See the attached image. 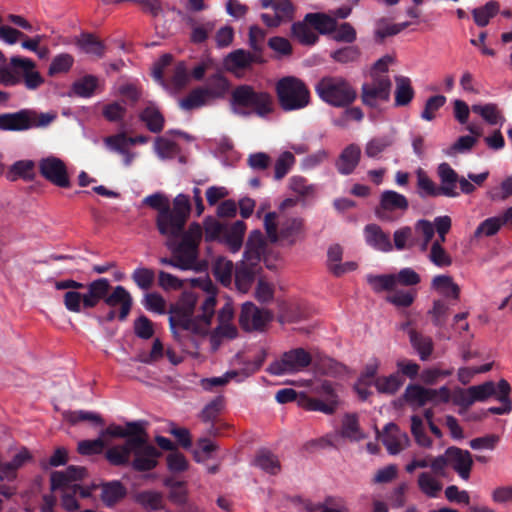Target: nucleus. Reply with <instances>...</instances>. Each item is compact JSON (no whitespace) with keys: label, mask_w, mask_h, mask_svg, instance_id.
Instances as JSON below:
<instances>
[{"label":"nucleus","mask_w":512,"mask_h":512,"mask_svg":"<svg viewBox=\"0 0 512 512\" xmlns=\"http://www.w3.org/2000/svg\"><path fill=\"white\" fill-rule=\"evenodd\" d=\"M192 285L206 292L205 296L195 292H184L179 301L171 308L169 323L176 337H184L185 332L192 337L195 347L204 339L211 327L216 306V290L208 277L192 279Z\"/></svg>","instance_id":"nucleus-1"},{"label":"nucleus","mask_w":512,"mask_h":512,"mask_svg":"<svg viewBox=\"0 0 512 512\" xmlns=\"http://www.w3.org/2000/svg\"><path fill=\"white\" fill-rule=\"evenodd\" d=\"M410 342L414 349L418 352L422 360H427L433 351V342L431 338L424 337L415 331H410Z\"/></svg>","instance_id":"nucleus-56"},{"label":"nucleus","mask_w":512,"mask_h":512,"mask_svg":"<svg viewBox=\"0 0 512 512\" xmlns=\"http://www.w3.org/2000/svg\"><path fill=\"white\" fill-rule=\"evenodd\" d=\"M471 110L482 117V119L490 125L502 126L505 122V118L496 104H474L472 105Z\"/></svg>","instance_id":"nucleus-36"},{"label":"nucleus","mask_w":512,"mask_h":512,"mask_svg":"<svg viewBox=\"0 0 512 512\" xmlns=\"http://www.w3.org/2000/svg\"><path fill=\"white\" fill-rule=\"evenodd\" d=\"M449 465L458 473V475L467 480L473 465L472 456L469 451L457 447L447 449Z\"/></svg>","instance_id":"nucleus-22"},{"label":"nucleus","mask_w":512,"mask_h":512,"mask_svg":"<svg viewBox=\"0 0 512 512\" xmlns=\"http://www.w3.org/2000/svg\"><path fill=\"white\" fill-rule=\"evenodd\" d=\"M76 45L83 53L89 55L101 57L104 53V47L102 43L90 34L81 35L77 39Z\"/></svg>","instance_id":"nucleus-54"},{"label":"nucleus","mask_w":512,"mask_h":512,"mask_svg":"<svg viewBox=\"0 0 512 512\" xmlns=\"http://www.w3.org/2000/svg\"><path fill=\"white\" fill-rule=\"evenodd\" d=\"M502 226L504 223L500 216L489 217L477 226L474 236L476 238L491 237L497 234Z\"/></svg>","instance_id":"nucleus-52"},{"label":"nucleus","mask_w":512,"mask_h":512,"mask_svg":"<svg viewBox=\"0 0 512 512\" xmlns=\"http://www.w3.org/2000/svg\"><path fill=\"white\" fill-rule=\"evenodd\" d=\"M35 162L32 160H19L16 161L7 172V179L15 181L18 178L32 179L34 176Z\"/></svg>","instance_id":"nucleus-43"},{"label":"nucleus","mask_w":512,"mask_h":512,"mask_svg":"<svg viewBox=\"0 0 512 512\" xmlns=\"http://www.w3.org/2000/svg\"><path fill=\"white\" fill-rule=\"evenodd\" d=\"M317 397H305L302 405L306 410L321 412L326 415L333 414L340 403L338 393L334 385L324 381L313 388Z\"/></svg>","instance_id":"nucleus-10"},{"label":"nucleus","mask_w":512,"mask_h":512,"mask_svg":"<svg viewBox=\"0 0 512 512\" xmlns=\"http://www.w3.org/2000/svg\"><path fill=\"white\" fill-rule=\"evenodd\" d=\"M360 49L357 46H346L341 49L332 51L330 57L341 64H349L356 62L360 57Z\"/></svg>","instance_id":"nucleus-59"},{"label":"nucleus","mask_w":512,"mask_h":512,"mask_svg":"<svg viewBox=\"0 0 512 512\" xmlns=\"http://www.w3.org/2000/svg\"><path fill=\"white\" fill-rule=\"evenodd\" d=\"M267 250L268 244L263 233L260 230H253L248 236L242 260L245 263L259 265Z\"/></svg>","instance_id":"nucleus-20"},{"label":"nucleus","mask_w":512,"mask_h":512,"mask_svg":"<svg viewBox=\"0 0 512 512\" xmlns=\"http://www.w3.org/2000/svg\"><path fill=\"white\" fill-rule=\"evenodd\" d=\"M411 432L417 444L421 447L429 448L432 440L424 432V422L419 416L411 417Z\"/></svg>","instance_id":"nucleus-61"},{"label":"nucleus","mask_w":512,"mask_h":512,"mask_svg":"<svg viewBox=\"0 0 512 512\" xmlns=\"http://www.w3.org/2000/svg\"><path fill=\"white\" fill-rule=\"evenodd\" d=\"M41 175L51 183L59 187H68L70 184L65 163L60 158L50 155L39 161Z\"/></svg>","instance_id":"nucleus-16"},{"label":"nucleus","mask_w":512,"mask_h":512,"mask_svg":"<svg viewBox=\"0 0 512 512\" xmlns=\"http://www.w3.org/2000/svg\"><path fill=\"white\" fill-rule=\"evenodd\" d=\"M245 231L246 224L241 220L235 221L226 226L220 242L225 244L231 252L236 253L243 245Z\"/></svg>","instance_id":"nucleus-28"},{"label":"nucleus","mask_w":512,"mask_h":512,"mask_svg":"<svg viewBox=\"0 0 512 512\" xmlns=\"http://www.w3.org/2000/svg\"><path fill=\"white\" fill-rule=\"evenodd\" d=\"M30 109H23L15 113L0 115V130L4 131H25L29 130L31 120Z\"/></svg>","instance_id":"nucleus-27"},{"label":"nucleus","mask_w":512,"mask_h":512,"mask_svg":"<svg viewBox=\"0 0 512 512\" xmlns=\"http://www.w3.org/2000/svg\"><path fill=\"white\" fill-rule=\"evenodd\" d=\"M269 240L292 246L302 238L303 221L300 218H287L276 212H269L263 218Z\"/></svg>","instance_id":"nucleus-3"},{"label":"nucleus","mask_w":512,"mask_h":512,"mask_svg":"<svg viewBox=\"0 0 512 512\" xmlns=\"http://www.w3.org/2000/svg\"><path fill=\"white\" fill-rule=\"evenodd\" d=\"M311 362V357L304 349L298 348L288 351L269 366V372L273 375H285L299 372Z\"/></svg>","instance_id":"nucleus-11"},{"label":"nucleus","mask_w":512,"mask_h":512,"mask_svg":"<svg viewBox=\"0 0 512 512\" xmlns=\"http://www.w3.org/2000/svg\"><path fill=\"white\" fill-rule=\"evenodd\" d=\"M273 109V100L270 94L255 91L248 85L236 88L232 95V110L238 115H250L255 112L264 117Z\"/></svg>","instance_id":"nucleus-5"},{"label":"nucleus","mask_w":512,"mask_h":512,"mask_svg":"<svg viewBox=\"0 0 512 512\" xmlns=\"http://www.w3.org/2000/svg\"><path fill=\"white\" fill-rule=\"evenodd\" d=\"M9 74L15 78V82L10 86L17 85L21 80H25L27 75L36 68L35 63L28 58L12 57L10 66H5Z\"/></svg>","instance_id":"nucleus-35"},{"label":"nucleus","mask_w":512,"mask_h":512,"mask_svg":"<svg viewBox=\"0 0 512 512\" xmlns=\"http://www.w3.org/2000/svg\"><path fill=\"white\" fill-rule=\"evenodd\" d=\"M109 307H120L119 319L125 320L132 307V297L123 286H116L111 293L102 298Z\"/></svg>","instance_id":"nucleus-24"},{"label":"nucleus","mask_w":512,"mask_h":512,"mask_svg":"<svg viewBox=\"0 0 512 512\" xmlns=\"http://www.w3.org/2000/svg\"><path fill=\"white\" fill-rule=\"evenodd\" d=\"M127 490L119 481L105 482L101 485V501L106 507H113L126 496Z\"/></svg>","instance_id":"nucleus-32"},{"label":"nucleus","mask_w":512,"mask_h":512,"mask_svg":"<svg viewBox=\"0 0 512 512\" xmlns=\"http://www.w3.org/2000/svg\"><path fill=\"white\" fill-rule=\"evenodd\" d=\"M110 290V282L106 278H99L87 286V292L67 291L64 294V305L68 311L80 313L84 309L95 307Z\"/></svg>","instance_id":"nucleus-8"},{"label":"nucleus","mask_w":512,"mask_h":512,"mask_svg":"<svg viewBox=\"0 0 512 512\" xmlns=\"http://www.w3.org/2000/svg\"><path fill=\"white\" fill-rule=\"evenodd\" d=\"M144 432L142 424L139 422H129L126 426L110 425L103 432L102 436H111L119 438H132L140 436Z\"/></svg>","instance_id":"nucleus-39"},{"label":"nucleus","mask_w":512,"mask_h":512,"mask_svg":"<svg viewBox=\"0 0 512 512\" xmlns=\"http://www.w3.org/2000/svg\"><path fill=\"white\" fill-rule=\"evenodd\" d=\"M437 174L440 180L441 194L451 198L458 197L457 183L459 177L456 171L448 163L444 162L438 166Z\"/></svg>","instance_id":"nucleus-25"},{"label":"nucleus","mask_w":512,"mask_h":512,"mask_svg":"<svg viewBox=\"0 0 512 512\" xmlns=\"http://www.w3.org/2000/svg\"><path fill=\"white\" fill-rule=\"evenodd\" d=\"M407 198L393 190H385L380 195L379 206L376 208V216L381 220H391V213H403L408 209Z\"/></svg>","instance_id":"nucleus-18"},{"label":"nucleus","mask_w":512,"mask_h":512,"mask_svg":"<svg viewBox=\"0 0 512 512\" xmlns=\"http://www.w3.org/2000/svg\"><path fill=\"white\" fill-rule=\"evenodd\" d=\"M234 309L227 302L218 312V325L210 335V343L213 350L218 349L223 339H233L237 336V328L233 323Z\"/></svg>","instance_id":"nucleus-13"},{"label":"nucleus","mask_w":512,"mask_h":512,"mask_svg":"<svg viewBox=\"0 0 512 512\" xmlns=\"http://www.w3.org/2000/svg\"><path fill=\"white\" fill-rule=\"evenodd\" d=\"M290 189L301 197H311L315 194V186L308 184L302 176H293L289 179Z\"/></svg>","instance_id":"nucleus-64"},{"label":"nucleus","mask_w":512,"mask_h":512,"mask_svg":"<svg viewBox=\"0 0 512 512\" xmlns=\"http://www.w3.org/2000/svg\"><path fill=\"white\" fill-rule=\"evenodd\" d=\"M203 89L207 92L211 101H213L226 94L228 82L221 74H215L208 79L207 85Z\"/></svg>","instance_id":"nucleus-49"},{"label":"nucleus","mask_w":512,"mask_h":512,"mask_svg":"<svg viewBox=\"0 0 512 512\" xmlns=\"http://www.w3.org/2000/svg\"><path fill=\"white\" fill-rule=\"evenodd\" d=\"M364 237L366 243L378 251L388 252L392 250L389 235L376 224H369L365 226Z\"/></svg>","instance_id":"nucleus-29"},{"label":"nucleus","mask_w":512,"mask_h":512,"mask_svg":"<svg viewBox=\"0 0 512 512\" xmlns=\"http://www.w3.org/2000/svg\"><path fill=\"white\" fill-rule=\"evenodd\" d=\"M253 59L254 57L250 52L238 49L225 57L224 66L228 71L238 74L241 70L249 67Z\"/></svg>","instance_id":"nucleus-34"},{"label":"nucleus","mask_w":512,"mask_h":512,"mask_svg":"<svg viewBox=\"0 0 512 512\" xmlns=\"http://www.w3.org/2000/svg\"><path fill=\"white\" fill-rule=\"evenodd\" d=\"M154 150L161 159H170L177 154L175 142L166 137H159L155 140Z\"/></svg>","instance_id":"nucleus-63"},{"label":"nucleus","mask_w":512,"mask_h":512,"mask_svg":"<svg viewBox=\"0 0 512 512\" xmlns=\"http://www.w3.org/2000/svg\"><path fill=\"white\" fill-rule=\"evenodd\" d=\"M86 475V469L80 466H69L64 471H55L51 474V489L61 493V504L65 510L73 512L80 508L76 499V487Z\"/></svg>","instance_id":"nucleus-4"},{"label":"nucleus","mask_w":512,"mask_h":512,"mask_svg":"<svg viewBox=\"0 0 512 512\" xmlns=\"http://www.w3.org/2000/svg\"><path fill=\"white\" fill-rule=\"evenodd\" d=\"M253 465L271 475L277 474L281 469L277 457L267 450H261L257 453Z\"/></svg>","instance_id":"nucleus-42"},{"label":"nucleus","mask_w":512,"mask_h":512,"mask_svg":"<svg viewBox=\"0 0 512 512\" xmlns=\"http://www.w3.org/2000/svg\"><path fill=\"white\" fill-rule=\"evenodd\" d=\"M279 104L285 111L305 108L310 101V92L304 82L296 77L287 76L276 84Z\"/></svg>","instance_id":"nucleus-7"},{"label":"nucleus","mask_w":512,"mask_h":512,"mask_svg":"<svg viewBox=\"0 0 512 512\" xmlns=\"http://www.w3.org/2000/svg\"><path fill=\"white\" fill-rule=\"evenodd\" d=\"M341 435L351 441H360L365 434L359 427L358 417L355 414H346L342 419Z\"/></svg>","instance_id":"nucleus-41"},{"label":"nucleus","mask_w":512,"mask_h":512,"mask_svg":"<svg viewBox=\"0 0 512 512\" xmlns=\"http://www.w3.org/2000/svg\"><path fill=\"white\" fill-rule=\"evenodd\" d=\"M137 502L148 510H158L163 505V497L156 491H144L137 495Z\"/></svg>","instance_id":"nucleus-60"},{"label":"nucleus","mask_w":512,"mask_h":512,"mask_svg":"<svg viewBox=\"0 0 512 512\" xmlns=\"http://www.w3.org/2000/svg\"><path fill=\"white\" fill-rule=\"evenodd\" d=\"M395 84V105H408L414 97V90L411 85V80L406 76L397 75L395 76Z\"/></svg>","instance_id":"nucleus-37"},{"label":"nucleus","mask_w":512,"mask_h":512,"mask_svg":"<svg viewBox=\"0 0 512 512\" xmlns=\"http://www.w3.org/2000/svg\"><path fill=\"white\" fill-rule=\"evenodd\" d=\"M493 202H502L512 196V176L506 177L499 186L492 187L486 193Z\"/></svg>","instance_id":"nucleus-57"},{"label":"nucleus","mask_w":512,"mask_h":512,"mask_svg":"<svg viewBox=\"0 0 512 512\" xmlns=\"http://www.w3.org/2000/svg\"><path fill=\"white\" fill-rule=\"evenodd\" d=\"M140 118L151 132L157 133L163 128L164 118L155 105H148L141 113Z\"/></svg>","instance_id":"nucleus-46"},{"label":"nucleus","mask_w":512,"mask_h":512,"mask_svg":"<svg viewBox=\"0 0 512 512\" xmlns=\"http://www.w3.org/2000/svg\"><path fill=\"white\" fill-rule=\"evenodd\" d=\"M203 230L200 224L192 223L186 233L177 243H171L168 247L173 254L172 258H162L160 262L181 270H198V245L202 239Z\"/></svg>","instance_id":"nucleus-2"},{"label":"nucleus","mask_w":512,"mask_h":512,"mask_svg":"<svg viewBox=\"0 0 512 512\" xmlns=\"http://www.w3.org/2000/svg\"><path fill=\"white\" fill-rule=\"evenodd\" d=\"M183 21L189 29V40L193 44H202L206 42L215 29L214 20L203 16H194L185 14Z\"/></svg>","instance_id":"nucleus-17"},{"label":"nucleus","mask_w":512,"mask_h":512,"mask_svg":"<svg viewBox=\"0 0 512 512\" xmlns=\"http://www.w3.org/2000/svg\"><path fill=\"white\" fill-rule=\"evenodd\" d=\"M367 282L375 292L392 291L397 285L395 274L368 275Z\"/></svg>","instance_id":"nucleus-50"},{"label":"nucleus","mask_w":512,"mask_h":512,"mask_svg":"<svg viewBox=\"0 0 512 512\" xmlns=\"http://www.w3.org/2000/svg\"><path fill=\"white\" fill-rule=\"evenodd\" d=\"M405 398L406 401L414 407L428 404V388L419 385H410L405 390Z\"/></svg>","instance_id":"nucleus-58"},{"label":"nucleus","mask_w":512,"mask_h":512,"mask_svg":"<svg viewBox=\"0 0 512 512\" xmlns=\"http://www.w3.org/2000/svg\"><path fill=\"white\" fill-rule=\"evenodd\" d=\"M235 267L232 261L226 258H218L214 264V275L224 285L232 284Z\"/></svg>","instance_id":"nucleus-47"},{"label":"nucleus","mask_w":512,"mask_h":512,"mask_svg":"<svg viewBox=\"0 0 512 512\" xmlns=\"http://www.w3.org/2000/svg\"><path fill=\"white\" fill-rule=\"evenodd\" d=\"M416 176L419 195L421 197H436L442 195L440 192V187L436 186V184L428 177L424 170L418 169L416 171Z\"/></svg>","instance_id":"nucleus-55"},{"label":"nucleus","mask_w":512,"mask_h":512,"mask_svg":"<svg viewBox=\"0 0 512 512\" xmlns=\"http://www.w3.org/2000/svg\"><path fill=\"white\" fill-rule=\"evenodd\" d=\"M260 4L262 8H271L284 22L292 20L294 16L295 9L290 0H260Z\"/></svg>","instance_id":"nucleus-38"},{"label":"nucleus","mask_w":512,"mask_h":512,"mask_svg":"<svg viewBox=\"0 0 512 512\" xmlns=\"http://www.w3.org/2000/svg\"><path fill=\"white\" fill-rule=\"evenodd\" d=\"M211 102L210 97L203 88H197L191 91L185 98L179 101V105L184 110L200 108Z\"/></svg>","instance_id":"nucleus-45"},{"label":"nucleus","mask_w":512,"mask_h":512,"mask_svg":"<svg viewBox=\"0 0 512 512\" xmlns=\"http://www.w3.org/2000/svg\"><path fill=\"white\" fill-rule=\"evenodd\" d=\"M308 24L306 21L294 23L291 31L301 44L313 45L318 40V36Z\"/></svg>","instance_id":"nucleus-51"},{"label":"nucleus","mask_w":512,"mask_h":512,"mask_svg":"<svg viewBox=\"0 0 512 512\" xmlns=\"http://www.w3.org/2000/svg\"><path fill=\"white\" fill-rule=\"evenodd\" d=\"M259 271V265L253 263H245L241 260L235 266V286L241 293H247L255 279L256 274Z\"/></svg>","instance_id":"nucleus-26"},{"label":"nucleus","mask_w":512,"mask_h":512,"mask_svg":"<svg viewBox=\"0 0 512 512\" xmlns=\"http://www.w3.org/2000/svg\"><path fill=\"white\" fill-rule=\"evenodd\" d=\"M376 390L382 394H395L403 384L399 374H391L389 376L378 377L373 382Z\"/></svg>","instance_id":"nucleus-48"},{"label":"nucleus","mask_w":512,"mask_h":512,"mask_svg":"<svg viewBox=\"0 0 512 512\" xmlns=\"http://www.w3.org/2000/svg\"><path fill=\"white\" fill-rule=\"evenodd\" d=\"M226 224L219 222L214 217H207L204 220L205 237L207 240L221 241V238L226 229Z\"/></svg>","instance_id":"nucleus-62"},{"label":"nucleus","mask_w":512,"mask_h":512,"mask_svg":"<svg viewBox=\"0 0 512 512\" xmlns=\"http://www.w3.org/2000/svg\"><path fill=\"white\" fill-rule=\"evenodd\" d=\"M499 10L500 5L498 2L494 0L488 1L484 6L472 10L474 22L479 27H485Z\"/></svg>","instance_id":"nucleus-44"},{"label":"nucleus","mask_w":512,"mask_h":512,"mask_svg":"<svg viewBox=\"0 0 512 512\" xmlns=\"http://www.w3.org/2000/svg\"><path fill=\"white\" fill-rule=\"evenodd\" d=\"M136 443L132 452V467L138 471H148L156 467L160 452L147 442L144 432L137 436Z\"/></svg>","instance_id":"nucleus-12"},{"label":"nucleus","mask_w":512,"mask_h":512,"mask_svg":"<svg viewBox=\"0 0 512 512\" xmlns=\"http://www.w3.org/2000/svg\"><path fill=\"white\" fill-rule=\"evenodd\" d=\"M371 80L362 85L363 103L375 107L390 98L392 83L389 77H370Z\"/></svg>","instance_id":"nucleus-15"},{"label":"nucleus","mask_w":512,"mask_h":512,"mask_svg":"<svg viewBox=\"0 0 512 512\" xmlns=\"http://www.w3.org/2000/svg\"><path fill=\"white\" fill-rule=\"evenodd\" d=\"M382 442L392 455L400 453L409 445L408 435L402 432L395 424L385 426L382 434Z\"/></svg>","instance_id":"nucleus-21"},{"label":"nucleus","mask_w":512,"mask_h":512,"mask_svg":"<svg viewBox=\"0 0 512 512\" xmlns=\"http://www.w3.org/2000/svg\"><path fill=\"white\" fill-rule=\"evenodd\" d=\"M271 320L272 314L268 310L260 309L252 302L242 305L239 321L245 330H261Z\"/></svg>","instance_id":"nucleus-19"},{"label":"nucleus","mask_w":512,"mask_h":512,"mask_svg":"<svg viewBox=\"0 0 512 512\" xmlns=\"http://www.w3.org/2000/svg\"><path fill=\"white\" fill-rule=\"evenodd\" d=\"M172 56L163 55L154 65L153 77L166 89L179 90L189 81V73L184 62H178L172 69Z\"/></svg>","instance_id":"nucleus-9"},{"label":"nucleus","mask_w":512,"mask_h":512,"mask_svg":"<svg viewBox=\"0 0 512 512\" xmlns=\"http://www.w3.org/2000/svg\"><path fill=\"white\" fill-rule=\"evenodd\" d=\"M440 476L424 471L418 475L417 485L419 490L429 498H437L443 489Z\"/></svg>","instance_id":"nucleus-33"},{"label":"nucleus","mask_w":512,"mask_h":512,"mask_svg":"<svg viewBox=\"0 0 512 512\" xmlns=\"http://www.w3.org/2000/svg\"><path fill=\"white\" fill-rule=\"evenodd\" d=\"M315 91L322 101L334 107L349 106L357 97L355 88L341 76H324Z\"/></svg>","instance_id":"nucleus-6"},{"label":"nucleus","mask_w":512,"mask_h":512,"mask_svg":"<svg viewBox=\"0 0 512 512\" xmlns=\"http://www.w3.org/2000/svg\"><path fill=\"white\" fill-rule=\"evenodd\" d=\"M305 21L321 34L331 33L336 27V19L324 13H309L305 16Z\"/></svg>","instance_id":"nucleus-40"},{"label":"nucleus","mask_w":512,"mask_h":512,"mask_svg":"<svg viewBox=\"0 0 512 512\" xmlns=\"http://www.w3.org/2000/svg\"><path fill=\"white\" fill-rule=\"evenodd\" d=\"M186 219L171 212V207L158 213L156 218V226L159 233L167 238V246L171 247V243L186 233H183Z\"/></svg>","instance_id":"nucleus-14"},{"label":"nucleus","mask_w":512,"mask_h":512,"mask_svg":"<svg viewBox=\"0 0 512 512\" xmlns=\"http://www.w3.org/2000/svg\"><path fill=\"white\" fill-rule=\"evenodd\" d=\"M136 437L127 439L124 443L113 445L106 451V459L115 466L131 464L132 452L135 447Z\"/></svg>","instance_id":"nucleus-23"},{"label":"nucleus","mask_w":512,"mask_h":512,"mask_svg":"<svg viewBox=\"0 0 512 512\" xmlns=\"http://www.w3.org/2000/svg\"><path fill=\"white\" fill-rule=\"evenodd\" d=\"M431 288L437 294L449 299L457 300L460 295V287L451 276L446 274L435 276L431 281Z\"/></svg>","instance_id":"nucleus-31"},{"label":"nucleus","mask_w":512,"mask_h":512,"mask_svg":"<svg viewBox=\"0 0 512 512\" xmlns=\"http://www.w3.org/2000/svg\"><path fill=\"white\" fill-rule=\"evenodd\" d=\"M361 156L359 146L355 144L348 145L339 155L336 167L339 173L343 175L351 174L357 167Z\"/></svg>","instance_id":"nucleus-30"},{"label":"nucleus","mask_w":512,"mask_h":512,"mask_svg":"<svg viewBox=\"0 0 512 512\" xmlns=\"http://www.w3.org/2000/svg\"><path fill=\"white\" fill-rule=\"evenodd\" d=\"M427 257L429 261L439 268L449 267L452 264V257L446 251L443 246H440L438 243H432L430 247H428Z\"/></svg>","instance_id":"nucleus-53"}]
</instances>
